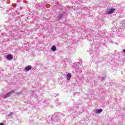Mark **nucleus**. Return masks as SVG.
I'll return each mask as SVG.
<instances>
[{
	"instance_id": "f257e3e1",
	"label": "nucleus",
	"mask_w": 125,
	"mask_h": 125,
	"mask_svg": "<svg viewBox=\"0 0 125 125\" xmlns=\"http://www.w3.org/2000/svg\"><path fill=\"white\" fill-rule=\"evenodd\" d=\"M15 91L14 90H12L10 92H9L8 93H7L6 95L3 96V99H5L6 98H7L8 97H10V96L12 93H14Z\"/></svg>"
},
{
	"instance_id": "f03ea898",
	"label": "nucleus",
	"mask_w": 125,
	"mask_h": 125,
	"mask_svg": "<svg viewBox=\"0 0 125 125\" xmlns=\"http://www.w3.org/2000/svg\"><path fill=\"white\" fill-rule=\"evenodd\" d=\"M115 11V8L108 9L106 11V13L107 14H112Z\"/></svg>"
},
{
	"instance_id": "7ed1b4c3",
	"label": "nucleus",
	"mask_w": 125,
	"mask_h": 125,
	"mask_svg": "<svg viewBox=\"0 0 125 125\" xmlns=\"http://www.w3.org/2000/svg\"><path fill=\"white\" fill-rule=\"evenodd\" d=\"M73 69L74 70H75L76 72H77V73H79L80 72V68H79V66H78V64H73Z\"/></svg>"
},
{
	"instance_id": "20e7f679",
	"label": "nucleus",
	"mask_w": 125,
	"mask_h": 125,
	"mask_svg": "<svg viewBox=\"0 0 125 125\" xmlns=\"http://www.w3.org/2000/svg\"><path fill=\"white\" fill-rule=\"evenodd\" d=\"M25 71H31L32 70V66L31 65H28L24 68Z\"/></svg>"
},
{
	"instance_id": "39448f33",
	"label": "nucleus",
	"mask_w": 125,
	"mask_h": 125,
	"mask_svg": "<svg viewBox=\"0 0 125 125\" xmlns=\"http://www.w3.org/2000/svg\"><path fill=\"white\" fill-rule=\"evenodd\" d=\"M94 112L95 113V114H100V113L103 112V110L102 109L95 110H94Z\"/></svg>"
},
{
	"instance_id": "423d86ee",
	"label": "nucleus",
	"mask_w": 125,
	"mask_h": 125,
	"mask_svg": "<svg viewBox=\"0 0 125 125\" xmlns=\"http://www.w3.org/2000/svg\"><path fill=\"white\" fill-rule=\"evenodd\" d=\"M6 59L7 60H12V59H13V57L11 56V55H8L6 56Z\"/></svg>"
},
{
	"instance_id": "0eeeda50",
	"label": "nucleus",
	"mask_w": 125,
	"mask_h": 125,
	"mask_svg": "<svg viewBox=\"0 0 125 125\" xmlns=\"http://www.w3.org/2000/svg\"><path fill=\"white\" fill-rule=\"evenodd\" d=\"M63 16V15L62 14H60L57 17V20L58 21H59L60 19H62V17Z\"/></svg>"
},
{
	"instance_id": "6e6552de",
	"label": "nucleus",
	"mask_w": 125,
	"mask_h": 125,
	"mask_svg": "<svg viewBox=\"0 0 125 125\" xmlns=\"http://www.w3.org/2000/svg\"><path fill=\"white\" fill-rule=\"evenodd\" d=\"M90 54L92 56V57H93L95 56V54H95V52L94 51L91 50L90 52Z\"/></svg>"
},
{
	"instance_id": "1a4fd4ad",
	"label": "nucleus",
	"mask_w": 125,
	"mask_h": 125,
	"mask_svg": "<svg viewBox=\"0 0 125 125\" xmlns=\"http://www.w3.org/2000/svg\"><path fill=\"white\" fill-rule=\"evenodd\" d=\"M71 73H68L67 76H66V78H67V81H70V79H71Z\"/></svg>"
},
{
	"instance_id": "9d476101",
	"label": "nucleus",
	"mask_w": 125,
	"mask_h": 125,
	"mask_svg": "<svg viewBox=\"0 0 125 125\" xmlns=\"http://www.w3.org/2000/svg\"><path fill=\"white\" fill-rule=\"evenodd\" d=\"M51 50L52 51H56V47L54 45L52 46L51 47Z\"/></svg>"
},
{
	"instance_id": "9b49d317",
	"label": "nucleus",
	"mask_w": 125,
	"mask_h": 125,
	"mask_svg": "<svg viewBox=\"0 0 125 125\" xmlns=\"http://www.w3.org/2000/svg\"><path fill=\"white\" fill-rule=\"evenodd\" d=\"M13 114H14V113H13V112H10V113L9 114H8V117H10V116L13 115Z\"/></svg>"
},
{
	"instance_id": "f8f14e48",
	"label": "nucleus",
	"mask_w": 125,
	"mask_h": 125,
	"mask_svg": "<svg viewBox=\"0 0 125 125\" xmlns=\"http://www.w3.org/2000/svg\"><path fill=\"white\" fill-rule=\"evenodd\" d=\"M98 60H99V59L98 58H97L96 60H95V61H96V64H97V63H99Z\"/></svg>"
},
{
	"instance_id": "ddd939ff",
	"label": "nucleus",
	"mask_w": 125,
	"mask_h": 125,
	"mask_svg": "<svg viewBox=\"0 0 125 125\" xmlns=\"http://www.w3.org/2000/svg\"><path fill=\"white\" fill-rule=\"evenodd\" d=\"M105 80V78L104 77H102L101 78V81H104Z\"/></svg>"
},
{
	"instance_id": "4468645a",
	"label": "nucleus",
	"mask_w": 125,
	"mask_h": 125,
	"mask_svg": "<svg viewBox=\"0 0 125 125\" xmlns=\"http://www.w3.org/2000/svg\"><path fill=\"white\" fill-rule=\"evenodd\" d=\"M52 121H54V122H57V120L56 119H54L53 118H52Z\"/></svg>"
},
{
	"instance_id": "2eb2a0df",
	"label": "nucleus",
	"mask_w": 125,
	"mask_h": 125,
	"mask_svg": "<svg viewBox=\"0 0 125 125\" xmlns=\"http://www.w3.org/2000/svg\"><path fill=\"white\" fill-rule=\"evenodd\" d=\"M16 94H17V95H20V94H21V93L17 92Z\"/></svg>"
},
{
	"instance_id": "dca6fc26",
	"label": "nucleus",
	"mask_w": 125,
	"mask_h": 125,
	"mask_svg": "<svg viewBox=\"0 0 125 125\" xmlns=\"http://www.w3.org/2000/svg\"><path fill=\"white\" fill-rule=\"evenodd\" d=\"M0 125H4V124L3 123H0Z\"/></svg>"
},
{
	"instance_id": "f3484780",
	"label": "nucleus",
	"mask_w": 125,
	"mask_h": 125,
	"mask_svg": "<svg viewBox=\"0 0 125 125\" xmlns=\"http://www.w3.org/2000/svg\"><path fill=\"white\" fill-rule=\"evenodd\" d=\"M0 60H1V58H0Z\"/></svg>"
}]
</instances>
